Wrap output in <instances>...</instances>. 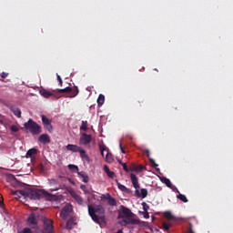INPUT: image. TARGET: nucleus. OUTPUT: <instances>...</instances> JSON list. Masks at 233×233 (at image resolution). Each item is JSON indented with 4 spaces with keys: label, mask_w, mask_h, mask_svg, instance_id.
<instances>
[{
    "label": "nucleus",
    "mask_w": 233,
    "mask_h": 233,
    "mask_svg": "<svg viewBox=\"0 0 233 233\" xmlns=\"http://www.w3.org/2000/svg\"><path fill=\"white\" fill-rule=\"evenodd\" d=\"M48 181H49V186L51 187L49 188L50 192H57V190H60L61 185H59V182H57V180L51 178Z\"/></svg>",
    "instance_id": "nucleus-6"
},
{
    "label": "nucleus",
    "mask_w": 233,
    "mask_h": 233,
    "mask_svg": "<svg viewBox=\"0 0 233 233\" xmlns=\"http://www.w3.org/2000/svg\"><path fill=\"white\" fill-rule=\"evenodd\" d=\"M52 194L46 192L45 189H25V199H43V198H46L50 199Z\"/></svg>",
    "instance_id": "nucleus-3"
},
{
    "label": "nucleus",
    "mask_w": 233,
    "mask_h": 233,
    "mask_svg": "<svg viewBox=\"0 0 233 233\" xmlns=\"http://www.w3.org/2000/svg\"><path fill=\"white\" fill-rule=\"evenodd\" d=\"M70 195L73 199H75V201L77 203V205H83V203L85 202V200H83L82 197H80L77 192L72 190L70 191Z\"/></svg>",
    "instance_id": "nucleus-9"
},
{
    "label": "nucleus",
    "mask_w": 233,
    "mask_h": 233,
    "mask_svg": "<svg viewBox=\"0 0 233 233\" xmlns=\"http://www.w3.org/2000/svg\"><path fill=\"white\" fill-rule=\"evenodd\" d=\"M97 105L98 106H103L105 105V95L100 94L97 98Z\"/></svg>",
    "instance_id": "nucleus-26"
},
{
    "label": "nucleus",
    "mask_w": 233,
    "mask_h": 233,
    "mask_svg": "<svg viewBox=\"0 0 233 233\" xmlns=\"http://www.w3.org/2000/svg\"><path fill=\"white\" fill-rule=\"evenodd\" d=\"M142 170H147V167L138 165L130 167V172H142Z\"/></svg>",
    "instance_id": "nucleus-19"
},
{
    "label": "nucleus",
    "mask_w": 233,
    "mask_h": 233,
    "mask_svg": "<svg viewBox=\"0 0 233 233\" xmlns=\"http://www.w3.org/2000/svg\"><path fill=\"white\" fill-rule=\"evenodd\" d=\"M11 132H19V127L17 126H12L11 127Z\"/></svg>",
    "instance_id": "nucleus-43"
},
{
    "label": "nucleus",
    "mask_w": 233,
    "mask_h": 233,
    "mask_svg": "<svg viewBox=\"0 0 233 233\" xmlns=\"http://www.w3.org/2000/svg\"><path fill=\"white\" fill-rule=\"evenodd\" d=\"M121 166L123 167V169L125 172H130V168H128V166H127V163H121Z\"/></svg>",
    "instance_id": "nucleus-41"
},
{
    "label": "nucleus",
    "mask_w": 233,
    "mask_h": 233,
    "mask_svg": "<svg viewBox=\"0 0 233 233\" xmlns=\"http://www.w3.org/2000/svg\"><path fill=\"white\" fill-rule=\"evenodd\" d=\"M68 214H69V213H67L66 211L61 210V212H60V218H62L64 220H65V219H67Z\"/></svg>",
    "instance_id": "nucleus-38"
},
{
    "label": "nucleus",
    "mask_w": 233,
    "mask_h": 233,
    "mask_svg": "<svg viewBox=\"0 0 233 233\" xmlns=\"http://www.w3.org/2000/svg\"><path fill=\"white\" fill-rule=\"evenodd\" d=\"M54 230V223L47 219L44 222V233H52Z\"/></svg>",
    "instance_id": "nucleus-8"
},
{
    "label": "nucleus",
    "mask_w": 233,
    "mask_h": 233,
    "mask_svg": "<svg viewBox=\"0 0 233 233\" xmlns=\"http://www.w3.org/2000/svg\"><path fill=\"white\" fill-rule=\"evenodd\" d=\"M68 168L71 170V172H79V167L76 165L69 164Z\"/></svg>",
    "instance_id": "nucleus-33"
},
{
    "label": "nucleus",
    "mask_w": 233,
    "mask_h": 233,
    "mask_svg": "<svg viewBox=\"0 0 233 233\" xmlns=\"http://www.w3.org/2000/svg\"><path fill=\"white\" fill-rule=\"evenodd\" d=\"M104 171L106 172V174H107L109 177H111V179H114V176H116V173H114V171H110L108 166H104Z\"/></svg>",
    "instance_id": "nucleus-23"
},
{
    "label": "nucleus",
    "mask_w": 233,
    "mask_h": 233,
    "mask_svg": "<svg viewBox=\"0 0 233 233\" xmlns=\"http://www.w3.org/2000/svg\"><path fill=\"white\" fill-rule=\"evenodd\" d=\"M149 163L151 165V167H157V164H156V160H154L153 158H149Z\"/></svg>",
    "instance_id": "nucleus-44"
},
{
    "label": "nucleus",
    "mask_w": 233,
    "mask_h": 233,
    "mask_svg": "<svg viewBox=\"0 0 233 233\" xmlns=\"http://www.w3.org/2000/svg\"><path fill=\"white\" fill-rule=\"evenodd\" d=\"M62 211L67 212V214H70L72 212V206L66 205L62 208Z\"/></svg>",
    "instance_id": "nucleus-37"
},
{
    "label": "nucleus",
    "mask_w": 233,
    "mask_h": 233,
    "mask_svg": "<svg viewBox=\"0 0 233 233\" xmlns=\"http://www.w3.org/2000/svg\"><path fill=\"white\" fill-rule=\"evenodd\" d=\"M22 233H32V229H30V228H25L22 230Z\"/></svg>",
    "instance_id": "nucleus-47"
},
{
    "label": "nucleus",
    "mask_w": 233,
    "mask_h": 233,
    "mask_svg": "<svg viewBox=\"0 0 233 233\" xmlns=\"http://www.w3.org/2000/svg\"><path fill=\"white\" fill-rule=\"evenodd\" d=\"M9 109L11 110V112H13V114L16 116V117H21V109L15 106H11L9 107Z\"/></svg>",
    "instance_id": "nucleus-18"
},
{
    "label": "nucleus",
    "mask_w": 233,
    "mask_h": 233,
    "mask_svg": "<svg viewBox=\"0 0 233 233\" xmlns=\"http://www.w3.org/2000/svg\"><path fill=\"white\" fill-rule=\"evenodd\" d=\"M106 199L110 207H116L117 201L110 194H106Z\"/></svg>",
    "instance_id": "nucleus-14"
},
{
    "label": "nucleus",
    "mask_w": 233,
    "mask_h": 233,
    "mask_svg": "<svg viewBox=\"0 0 233 233\" xmlns=\"http://www.w3.org/2000/svg\"><path fill=\"white\" fill-rule=\"evenodd\" d=\"M39 221V215L36 213H31L27 218L28 227H35Z\"/></svg>",
    "instance_id": "nucleus-5"
},
{
    "label": "nucleus",
    "mask_w": 233,
    "mask_h": 233,
    "mask_svg": "<svg viewBox=\"0 0 233 233\" xmlns=\"http://www.w3.org/2000/svg\"><path fill=\"white\" fill-rule=\"evenodd\" d=\"M145 219H148L150 218V214L148 213V211H144L142 212Z\"/></svg>",
    "instance_id": "nucleus-46"
},
{
    "label": "nucleus",
    "mask_w": 233,
    "mask_h": 233,
    "mask_svg": "<svg viewBox=\"0 0 233 233\" xmlns=\"http://www.w3.org/2000/svg\"><path fill=\"white\" fill-rule=\"evenodd\" d=\"M116 185H117L119 190H121V192H128V188L127 187H125L124 185L119 183L118 180H116Z\"/></svg>",
    "instance_id": "nucleus-31"
},
{
    "label": "nucleus",
    "mask_w": 233,
    "mask_h": 233,
    "mask_svg": "<svg viewBox=\"0 0 233 233\" xmlns=\"http://www.w3.org/2000/svg\"><path fill=\"white\" fill-rule=\"evenodd\" d=\"M145 154H147V157H150V151L148 149L145 150Z\"/></svg>",
    "instance_id": "nucleus-50"
},
{
    "label": "nucleus",
    "mask_w": 233,
    "mask_h": 233,
    "mask_svg": "<svg viewBox=\"0 0 233 233\" xmlns=\"http://www.w3.org/2000/svg\"><path fill=\"white\" fill-rule=\"evenodd\" d=\"M37 156V149L31 148L26 152L25 157H35Z\"/></svg>",
    "instance_id": "nucleus-22"
},
{
    "label": "nucleus",
    "mask_w": 233,
    "mask_h": 233,
    "mask_svg": "<svg viewBox=\"0 0 233 233\" xmlns=\"http://www.w3.org/2000/svg\"><path fill=\"white\" fill-rule=\"evenodd\" d=\"M76 225V218H71L67 219L66 228H67V230H72V228H74V226Z\"/></svg>",
    "instance_id": "nucleus-15"
},
{
    "label": "nucleus",
    "mask_w": 233,
    "mask_h": 233,
    "mask_svg": "<svg viewBox=\"0 0 233 233\" xmlns=\"http://www.w3.org/2000/svg\"><path fill=\"white\" fill-rule=\"evenodd\" d=\"M118 163H119V165H121V163H123V162H121V160H118Z\"/></svg>",
    "instance_id": "nucleus-52"
},
{
    "label": "nucleus",
    "mask_w": 233,
    "mask_h": 233,
    "mask_svg": "<svg viewBox=\"0 0 233 233\" xmlns=\"http://www.w3.org/2000/svg\"><path fill=\"white\" fill-rule=\"evenodd\" d=\"M176 192L178 194L177 196V199H180V201H183V203H188V198H187V196L179 193V190L176 188Z\"/></svg>",
    "instance_id": "nucleus-21"
},
{
    "label": "nucleus",
    "mask_w": 233,
    "mask_h": 233,
    "mask_svg": "<svg viewBox=\"0 0 233 233\" xmlns=\"http://www.w3.org/2000/svg\"><path fill=\"white\" fill-rule=\"evenodd\" d=\"M163 230L167 231L170 228V224L163 223L162 224Z\"/></svg>",
    "instance_id": "nucleus-42"
},
{
    "label": "nucleus",
    "mask_w": 233,
    "mask_h": 233,
    "mask_svg": "<svg viewBox=\"0 0 233 233\" xmlns=\"http://www.w3.org/2000/svg\"><path fill=\"white\" fill-rule=\"evenodd\" d=\"M42 123L49 130L52 128V121L46 117V116L42 115Z\"/></svg>",
    "instance_id": "nucleus-12"
},
{
    "label": "nucleus",
    "mask_w": 233,
    "mask_h": 233,
    "mask_svg": "<svg viewBox=\"0 0 233 233\" xmlns=\"http://www.w3.org/2000/svg\"><path fill=\"white\" fill-rule=\"evenodd\" d=\"M80 130L83 132H86L88 130V122L87 121H82V124L80 126Z\"/></svg>",
    "instance_id": "nucleus-30"
},
{
    "label": "nucleus",
    "mask_w": 233,
    "mask_h": 233,
    "mask_svg": "<svg viewBox=\"0 0 233 233\" xmlns=\"http://www.w3.org/2000/svg\"><path fill=\"white\" fill-rule=\"evenodd\" d=\"M142 208L144 212H148V208H150V207L148 206V204H147V202L142 203Z\"/></svg>",
    "instance_id": "nucleus-39"
},
{
    "label": "nucleus",
    "mask_w": 233,
    "mask_h": 233,
    "mask_svg": "<svg viewBox=\"0 0 233 233\" xmlns=\"http://www.w3.org/2000/svg\"><path fill=\"white\" fill-rule=\"evenodd\" d=\"M92 142V135H88L86 133H82L80 136V144L81 145H88V143Z\"/></svg>",
    "instance_id": "nucleus-7"
},
{
    "label": "nucleus",
    "mask_w": 233,
    "mask_h": 233,
    "mask_svg": "<svg viewBox=\"0 0 233 233\" xmlns=\"http://www.w3.org/2000/svg\"><path fill=\"white\" fill-rule=\"evenodd\" d=\"M6 77H8V73L2 72L1 78L2 79H6Z\"/></svg>",
    "instance_id": "nucleus-48"
},
{
    "label": "nucleus",
    "mask_w": 233,
    "mask_h": 233,
    "mask_svg": "<svg viewBox=\"0 0 233 233\" xmlns=\"http://www.w3.org/2000/svg\"><path fill=\"white\" fill-rule=\"evenodd\" d=\"M98 147H99V150H100V154H101L102 157H105V150H108V148L103 143L99 144Z\"/></svg>",
    "instance_id": "nucleus-27"
},
{
    "label": "nucleus",
    "mask_w": 233,
    "mask_h": 233,
    "mask_svg": "<svg viewBox=\"0 0 233 233\" xmlns=\"http://www.w3.org/2000/svg\"><path fill=\"white\" fill-rule=\"evenodd\" d=\"M134 218H136V214H134L130 208L125 206L120 207L117 218L123 219L125 225H140L141 220Z\"/></svg>",
    "instance_id": "nucleus-1"
},
{
    "label": "nucleus",
    "mask_w": 233,
    "mask_h": 233,
    "mask_svg": "<svg viewBox=\"0 0 233 233\" xmlns=\"http://www.w3.org/2000/svg\"><path fill=\"white\" fill-rule=\"evenodd\" d=\"M24 127L26 128V130H29L33 136H39V134H41V126H39L32 119H29L27 122H25Z\"/></svg>",
    "instance_id": "nucleus-4"
},
{
    "label": "nucleus",
    "mask_w": 233,
    "mask_h": 233,
    "mask_svg": "<svg viewBox=\"0 0 233 233\" xmlns=\"http://www.w3.org/2000/svg\"><path fill=\"white\" fill-rule=\"evenodd\" d=\"M40 95L46 97V99H48V97H51L52 93L46 89H42L40 90Z\"/></svg>",
    "instance_id": "nucleus-25"
},
{
    "label": "nucleus",
    "mask_w": 233,
    "mask_h": 233,
    "mask_svg": "<svg viewBox=\"0 0 233 233\" xmlns=\"http://www.w3.org/2000/svg\"><path fill=\"white\" fill-rule=\"evenodd\" d=\"M66 150H69L70 152H81V147H78L77 145H72L68 144L66 146Z\"/></svg>",
    "instance_id": "nucleus-13"
},
{
    "label": "nucleus",
    "mask_w": 233,
    "mask_h": 233,
    "mask_svg": "<svg viewBox=\"0 0 233 233\" xmlns=\"http://www.w3.org/2000/svg\"><path fill=\"white\" fill-rule=\"evenodd\" d=\"M57 92H60V94H70L72 92V87L67 86L64 89H57Z\"/></svg>",
    "instance_id": "nucleus-29"
},
{
    "label": "nucleus",
    "mask_w": 233,
    "mask_h": 233,
    "mask_svg": "<svg viewBox=\"0 0 233 233\" xmlns=\"http://www.w3.org/2000/svg\"><path fill=\"white\" fill-rule=\"evenodd\" d=\"M79 154L83 161H86V163H90V157L86 155V151H85V149H82Z\"/></svg>",
    "instance_id": "nucleus-20"
},
{
    "label": "nucleus",
    "mask_w": 233,
    "mask_h": 233,
    "mask_svg": "<svg viewBox=\"0 0 233 233\" xmlns=\"http://www.w3.org/2000/svg\"><path fill=\"white\" fill-rule=\"evenodd\" d=\"M77 174L80 177H82L84 183H88V181H90L88 175L85 174V172L78 171Z\"/></svg>",
    "instance_id": "nucleus-24"
},
{
    "label": "nucleus",
    "mask_w": 233,
    "mask_h": 233,
    "mask_svg": "<svg viewBox=\"0 0 233 233\" xmlns=\"http://www.w3.org/2000/svg\"><path fill=\"white\" fill-rule=\"evenodd\" d=\"M12 194H13V196H16V198H26V189L12 191Z\"/></svg>",
    "instance_id": "nucleus-17"
},
{
    "label": "nucleus",
    "mask_w": 233,
    "mask_h": 233,
    "mask_svg": "<svg viewBox=\"0 0 233 233\" xmlns=\"http://www.w3.org/2000/svg\"><path fill=\"white\" fill-rule=\"evenodd\" d=\"M80 188L84 191V194H90V190H88V188H86V186L81 185Z\"/></svg>",
    "instance_id": "nucleus-40"
},
{
    "label": "nucleus",
    "mask_w": 233,
    "mask_h": 233,
    "mask_svg": "<svg viewBox=\"0 0 233 233\" xmlns=\"http://www.w3.org/2000/svg\"><path fill=\"white\" fill-rule=\"evenodd\" d=\"M162 181L168 188H172V182H170V179L164 177Z\"/></svg>",
    "instance_id": "nucleus-35"
},
{
    "label": "nucleus",
    "mask_w": 233,
    "mask_h": 233,
    "mask_svg": "<svg viewBox=\"0 0 233 233\" xmlns=\"http://www.w3.org/2000/svg\"><path fill=\"white\" fill-rule=\"evenodd\" d=\"M135 194L137 198H142L143 199H145V198L148 196V190H147V188H141L139 193V191L136 189Z\"/></svg>",
    "instance_id": "nucleus-10"
},
{
    "label": "nucleus",
    "mask_w": 233,
    "mask_h": 233,
    "mask_svg": "<svg viewBox=\"0 0 233 233\" xmlns=\"http://www.w3.org/2000/svg\"><path fill=\"white\" fill-rule=\"evenodd\" d=\"M164 217L167 218V219H169L170 221H174V219H176V217H174V215H172V213L170 211H166L164 213Z\"/></svg>",
    "instance_id": "nucleus-28"
},
{
    "label": "nucleus",
    "mask_w": 233,
    "mask_h": 233,
    "mask_svg": "<svg viewBox=\"0 0 233 233\" xmlns=\"http://www.w3.org/2000/svg\"><path fill=\"white\" fill-rule=\"evenodd\" d=\"M2 198H3V197H0V207H3V205H4L3 200H2Z\"/></svg>",
    "instance_id": "nucleus-51"
},
{
    "label": "nucleus",
    "mask_w": 233,
    "mask_h": 233,
    "mask_svg": "<svg viewBox=\"0 0 233 233\" xmlns=\"http://www.w3.org/2000/svg\"><path fill=\"white\" fill-rule=\"evenodd\" d=\"M88 214L90 218L95 221V223H99V221H105V208L101 205H96L95 208L88 205Z\"/></svg>",
    "instance_id": "nucleus-2"
},
{
    "label": "nucleus",
    "mask_w": 233,
    "mask_h": 233,
    "mask_svg": "<svg viewBox=\"0 0 233 233\" xmlns=\"http://www.w3.org/2000/svg\"><path fill=\"white\" fill-rule=\"evenodd\" d=\"M56 77H57V81L59 83V86H63V79L61 78V76L56 75Z\"/></svg>",
    "instance_id": "nucleus-45"
},
{
    "label": "nucleus",
    "mask_w": 233,
    "mask_h": 233,
    "mask_svg": "<svg viewBox=\"0 0 233 233\" xmlns=\"http://www.w3.org/2000/svg\"><path fill=\"white\" fill-rule=\"evenodd\" d=\"M9 179L10 181H12L13 183H16V186L19 187L21 186V182L17 181V178H15V177L14 175H10L9 176Z\"/></svg>",
    "instance_id": "nucleus-34"
},
{
    "label": "nucleus",
    "mask_w": 233,
    "mask_h": 233,
    "mask_svg": "<svg viewBox=\"0 0 233 233\" xmlns=\"http://www.w3.org/2000/svg\"><path fill=\"white\" fill-rule=\"evenodd\" d=\"M106 161L107 163H112V161H114V158L112 157V153L107 152V154L106 156Z\"/></svg>",
    "instance_id": "nucleus-36"
},
{
    "label": "nucleus",
    "mask_w": 233,
    "mask_h": 233,
    "mask_svg": "<svg viewBox=\"0 0 233 233\" xmlns=\"http://www.w3.org/2000/svg\"><path fill=\"white\" fill-rule=\"evenodd\" d=\"M38 140L40 143L46 145V143H50V137L47 134H42L40 135Z\"/></svg>",
    "instance_id": "nucleus-16"
},
{
    "label": "nucleus",
    "mask_w": 233,
    "mask_h": 233,
    "mask_svg": "<svg viewBox=\"0 0 233 233\" xmlns=\"http://www.w3.org/2000/svg\"><path fill=\"white\" fill-rule=\"evenodd\" d=\"M71 94V97H76V96L79 94V88H77V86L72 87Z\"/></svg>",
    "instance_id": "nucleus-32"
},
{
    "label": "nucleus",
    "mask_w": 233,
    "mask_h": 233,
    "mask_svg": "<svg viewBox=\"0 0 233 233\" xmlns=\"http://www.w3.org/2000/svg\"><path fill=\"white\" fill-rule=\"evenodd\" d=\"M130 179H131L134 188H136V190H137V188H139V182L137 180V177L136 176V174L131 173Z\"/></svg>",
    "instance_id": "nucleus-11"
},
{
    "label": "nucleus",
    "mask_w": 233,
    "mask_h": 233,
    "mask_svg": "<svg viewBox=\"0 0 233 233\" xmlns=\"http://www.w3.org/2000/svg\"><path fill=\"white\" fill-rule=\"evenodd\" d=\"M119 147H120L121 152H122L123 154H127V151H125V147H123V145L120 144Z\"/></svg>",
    "instance_id": "nucleus-49"
}]
</instances>
